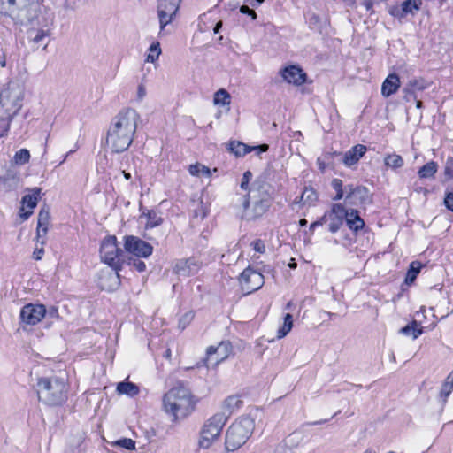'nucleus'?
Here are the masks:
<instances>
[{
  "mask_svg": "<svg viewBox=\"0 0 453 453\" xmlns=\"http://www.w3.org/2000/svg\"><path fill=\"white\" fill-rule=\"evenodd\" d=\"M300 200L303 204H311L317 200V194L313 188H305L301 195Z\"/></svg>",
  "mask_w": 453,
  "mask_h": 453,
  "instance_id": "58836bf2",
  "label": "nucleus"
},
{
  "mask_svg": "<svg viewBox=\"0 0 453 453\" xmlns=\"http://www.w3.org/2000/svg\"><path fill=\"white\" fill-rule=\"evenodd\" d=\"M228 149L236 157H243L246 154L255 151L256 154L259 155L262 152L268 150L269 146L267 144H261L258 146H249L241 142L233 141L229 143Z\"/></svg>",
  "mask_w": 453,
  "mask_h": 453,
  "instance_id": "6ab92c4d",
  "label": "nucleus"
},
{
  "mask_svg": "<svg viewBox=\"0 0 453 453\" xmlns=\"http://www.w3.org/2000/svg\"><path fill=\"white\" fill-rule=\"evenodd\" d=\"M345 221L349 229L358 231L365 226L364 220L360 218L358 211L354 209L347 211Z\"/></svg>",
  "mask_w": 453,
  "mask_h": 453,
  "instance_id": "b1692460",
  "label": "nucleus"
},
{
  "mask_svg": "<svg viewBox=\"0 0 453 453\" xmlns=\"http://www.w3.org/2000/svg\"><path fill=\"white\" fill-rule=\"evenodd\" d=\"M453 390V371L448 375L444 383L442 384L440 396L442 398L443 402L447 401V398L451 394Z\"/></svg>",
  "mask_w": 453,
  "mask_h": 453,
  "instance_id": "72a5a7b5",
  "label": "nucleus"
},
{
  "mask_svg": "<svg viewBox=\"0 0 453 453\" xmlns=\"http://www.w3.org/2000/svg\"><path fill=\"white\" fill-rule=\"evenodd\" d=\"M121 173L126 180H128L131 179V174L129 173H126L125 171H122Z\"/></svg>",
  "mask_w": 453,
  "mask_h": 453,
  "instance_id": "e2e57ef3",
  "label": "nucleus"
},
{
  "mask_svg": "<svg viewBox=\"0 0 453 453\" xmlns=\"http://www.w3.org/2000/svg\"><path fill=\"white\" fill-rule=\"evenodd\" d=\"M50 215L48 208H42L37 217V228L36 237L37 239L44 238L48 233L50 226Z\"/></svg>",
  "mask_w": 453,
  "mask_h": 453,
  "instance_id": "412c9836",
  "label": "nucleus"
},
{
  "mask_svg": "<svg viewBox=\"0 0 453 453\" xmlns=\"http://www.w3.org/2000/svg\"><path fill=\"white\" fill-rule=\"evenodd\" d=\"M179 10L178 0H159L157 15L160 24V32L170 24Z\"/></svg>",
  "mask_w": 453,
  "mask_h": 453,
  "instance_id": "4468645a",
  "label": "nucleus"
},
{
  "mask_svg": "<svg viewBox=\"0 0 453 453\" xmlns=\"http://www.w3.org/2000/svg\"><path fill=\"white\" fill-rule=\"evenodd\" d=\"M345 203L351 206H366L372 203V195L363 186H345Z\"/></svg>",
  "mask_w": 453,
  "mask_h": 453,
  "instance_id": "9d476101",
  "label": "nucleus"
},
{
  "mask_svg": "<svg viewBox=\"0 0 453 453\" xmlns=\"http://www.w3.org/2000/svg\"><path fill=\"white\" fill-rule=\"evenodd\" d=\"M165 357H171L170 349H167V350H166V352H165Z\"/></svg>",
  "mask_w": 453,
  "mask_h": 453,
  "instance_id": "774afa93",
  "label": "nucleus"
},
{
  "mask_svg": "<svg viewBox=\"0 0 453 453\" xmlns=\"http://www.w3.org/2000/svg\"><path fill=\"white\" fill-rule=\"evenodd\" d=\"M390 13L398 18H403L405 14H402V7H395L390 11Z\"/></svg>",
  "mask_w": 453,
  "mask_h": 453,
  "instance_id": "4d7b16f0",
  "label": "nucleus"
},
{
  "mask_svg": "<svg viewBox=\"0 0 453 453\" xmlns=\"http://www.w3.org/2000/svg\"><path fill=\"white\" fill-rule=\"evenodd\" d=\"M422 268V265L418 261H413L410 265V268L407 272L405 282L406 284H411L414 282L415 279L417 278L418 274L419 273L420 270Z\"/></svg>",
  "mask_w": 453,
  "mask_h": 453,
  "instance_id": "7c9ffc66",
  "label": "nucleus"
},
{
  "mask_svg": "<svg viewBox=\"0 0 453 453\" xmlns=\"http://www.w3.org/2000/svg\"><path fill=\"white\" fill-rule=\"evenodd\" d=\"M425 311H426V308H425L424 306H422V307H420L419 311H418V312L416 313V315H418L419 313L424 314V313H425Z\"/></svg>",
  "mask_w": 453,
  "mask_h": 453,
  "instance_id": "338daca9",
  "label": "nucleus"
},
{
  "mask_svg": "<svg viewBox=\"0 0 453 453\" xmlns=\"http://www.w3.org/2000/svg\"><path fill=\"white\" fill-rule=\"evenodd\" d=\"M270 200L267 188L264 184L254 183L246 194L238 198L236 206L241 210L242 219L254 220L268 211Z\"/></svg>",
  "mask_w": 453,
  "mask_h": 453,
  "instance_id": "f03ea898",
  "label": "nucleus"
},
{
  "mask_svg": "<svg viewBox=\"0 0 453 453\" xmlns=\"http://www.w3.org/2000/svg\"><path fill=\"white\" fill-rule=\"evenodd\" d=\"M201 268V264L195 258L179 259L173 268V273L179 278H188L196 274Z\"/></svg>",
  "mask_w": 453,
  "mask_h": 453,
  "instance_id": "f3484780",
  "label": "nucleus"
},
{
  "mask_svg": "<svg viewBox=\"0 0 453 453\" xmlns=\"http://www.w3.org/2000/svg\"><path fill=\"white\" fill-rule=\"evenodd\" d=\"M421 0H405L401 4L402 14L413 13L420 8Z\"/></svg>",
  "mask_w": 453,
  "mask_h": 453,
  "instance_id": "f704fd0d",
  "label": "nucleus"
},
{
  "mask_svg": "<svg viewBox=\"0 0 453 453\" xmlns=\"http://www.w3.org/2000/svg\"><path fill=\"white\" fill-rule=\"evenodd\" d=\"M347 209L341 203L333 204L331 211L325 214L324 219L327 218L329 222V231L332 233L337 232L345 220V217L347 214Z\"/></svg>",
  "mask_w": 453,
  "mask_h": 453,
  "instance_id": "a211bd4d",
  "label": "nucleus"
},
{
  "mask_svg": "<svg viewBox=\"0 0 453 453\" xmlns=\"http://www.w3.org/2000/svg\"><path fill=\"white\" fill-rule=\"evenodd\" d=\"M364 5L365 6L366 10H370L372 7V0H365Z\"/></svg>",
  "mask_w": 453,
  "mask_h": 453,
  "instance_id": "bf43d9fd",
  "label": "nucleus"
},
{
  "mask_svg": "<svg viewBox=\"0 0 453 453\" xmlns=\"http://www.w3.org/2000/svg\"><path fill=\"white\" fill-rule=\"evenodd\" d=\"M400 333L406 336H411L412 339H417L419 335L422 334L423 329L420 325L413 320L411 324L400 329Z\"/></svg>",
  "mask_w": 453,
  "mask_h": 453,
  "instance_id": "bb28decb",
  "label": "nucleus"
},
{
  "mask_svg": "<svg viewBox=\"0 0 453 453\" xmlns=\"http://www.w3.org/2000/svg\"><path fill=\"white\" fill-rule=\"evenodd\" d=\"M226 417L224 414H215L210 418L200 431L198 445L202 449H209L220 437L221 431L226 424Z\"/></svg>",
  "mask_w": 453,
  "mask_h": 453,
  "instance_id": "0eeeda50",
  "label": "nucleus"
},
{
  "mask_svg": "<svg viewBox=\"0 0 453 453\" xmlns=\"http://www.w3.org/2000/svg\"><path fill=\"white\" fill-rule=\"evenodd\" d=\"M400 78L395 73H390L381 85V95L384 97H389L395 94L400 88Z\"/></svg>",
  "mask_w": 453,
  "mask_h": 453,
  "instance_id": "4be33fe9",
  "label": "nucleus"
},
{
  "mask_svg": "<svg viewBox=\"0 0 453 453\" xmlns=\"http://www.w3.org/2000/svg\"><path fill=\"white\" fill-rule=\"evenodd\" d=\"M299 224H300V226H306V224H307V220H306V219H302L299 221Z\"/></svg>",
  "mask_w": 453,
  "mask_h": 453,
  "instance_id": "69168bd1",
  "label": "nucleus"
},
{
  "mask_svg": "<svg viewBox=\"0 0 453 453\" xmlns=\"http://www.w3.org/2000/svg\"><path fill=\"white\" fill-rule=\"evenodd\" d=\"M333 188L336 191V195L334 197V200H341L343 197L345 198V186L343 187L342 181L340 179H334L331 183Z\"/></svg>",
  "mask_w": 453,
  "mask_h": 453,
  "instance_id": "ea45409f",
  "label": "nucleus"
},
{
  "mask_svg": "<svg viewBox=\"0 0 453 453\" xmlns=\"http://www.w3.org/2000/svg\"><path fill=\"white\" fill-rule=\"evenodd\" d=\"M255 421L252 418L243 416L235 420L228 428L226 436V449L234 451L241 448L253 434Z\"/></svg>",
  "mask_w": 453,
  "mask_h": 453,
  "instance_id": "39448f33",
  "label": "nucleus"
},
{
  "mask_svg": "<svg viewBox=\"0 0 453 453\" xmlns=\"http://www.w3.org/2000/svg\"><path fill=\"white\" fill-rule=\"evenodd\" d=\"M47 36H49V29H41L37 31L33 40L35 42H40Z\"/></svg>",
  "mask_w": 453,
  "mask_h": 453,
  "instance_id": "8fccbe9b",
  "label": "nucleus"
},
{
  "mask_svg": "<svg viewBox=\"0 0 453 453\" xmlns=\"http://www.w3.org/2000/svg\"><path fill=\"white\" fill-rule=\"evenodd\" d=\"M117 391L119 395H127L128 396H134L139 393V388L132 382H119L117 386Z\"/></svg>",
  "mask_w": 453,
  "mask_h": 453,
  "instance_id": "cd10ccee",
  "label": "nucleus"
},
{
  "mask_svg": "<svg viewBox=\"0 0 453 453\" xmlns=\"http://www.w3.org/2000/svg\"><path fill=\"white\" fill-rule=\"evenodd\" d=\"M197 399L182 385L169 389L163 396V409L174 420L188 417L195 410Z\"/></svg>",
  "mask_w": 453,
  "mask_h": 453,
  "instance_id": "7ed1b4c3",
  "label": "nucleus"
},
{
  "mask_svg": "<svg viewBox=\"0 0 453 453\" xmlns=\"http://www.w3.org/2000/svg\"><path fill=\"white\" fill-rule=\"evenodd\" d=\"M221 26H222V22H218L213 29L214 33L217 34L219 33V29L221 28Z\"/></svg>",
  "mask_w": 453,
  "mask_h": 453,
  "instance_id": "680f3d73",
  "label": "nucleus"
},
{
  "mask_svg": "<svg viewBox=\"0 0 453 453\" xmlns=\"http://www.w3.org/2000/svg\"><path fill=\"white\" fill-rule=\"evenodd\" d=\"M251 247L254 251L263 254L265 251V245L261 240H256L251 242Z\"/></svg>",
  "mask_w": 453,
  "mask_h": 453,
  "instance_id": "de8ad7c7",
  "label": "nucleus"
},
{
  "mask_svg": "<svg viewBox=\"0 0 453 453\" xmlns=\"http://www.w3.org/2000/svg\"><path fill=\"white\" fill-rule=\"evenodd\" d=\"M29 192V194L24 196L21 199L19 217L22 221L27 220L33 214L40 199L42 189L40 188H34L30 189Z\"/></svg>",
  "mask_w": 453,
  "mask_h": 453,
  "instance_id": "2eb2a0df",
  "label": "nucleus"
},
{
  "mask_svg": "<svg viewBox=\"0 0 453 453\" xmlns=\"http://www.w3.org/2000/svg\"><path fill=\"white\" fill-rule=\"evenodd\" d=\"M240 12L243 14L250 16L252 19H257V13L253 10L250 9L247 5L241 6Z\"/></svg>",
  "mask_w": 453,
  "mask_h": 453,
  "instance_id": "3c124183",
  "label": "nucleus"
},
{
  "mask_svg": "<svg viewBox=\"0 0 453 453\" xmlns=\"http://www.w3.org/2000/svg\"><path fill=\"white\" fill-rule=\"evenodd\" d=\"M290 441V438L283 441L282 442L277 444L271 451L268 453H289V447L288 442Z\"/></svg>",
  "mask_w": 453,
  "mask_h": 453,
  "instance_id": "c03bdc74",
  "label": "nucleus"
},
{
  "mask_svg": "<svg viewBox=\"0 0 453 453\" xmlns=\"http://www.w3.org/2000/svg\"><path fill=\"white\" fill-rule=\"evenodd\" d=\"M239 282L242 290L250 294L264 285V276L249 266L241 273Z\"/></svg>",
  "mask_w": 453,
  "mask_h": 453,
  "instance_id": "f8f14e48",
  "label": "nucleus"
},
{
  "mask_svg": "<svg viewBox=\"0 0 453 453\" xmlns=\"http://www.w3.org/2000/svg\"><path fill=\"white\" fill-rule=\"evenodd\" d=\"M213 103L216 105H229L230 95L226 89H219L214 94Z\"/></svg>",
  "mask_w": 453,
  "mask_h": 453,
  "instance_id": "c9c22d12",
  "label": "nucleus"
},
{
  "mask_svg": "<svg viewBox=\"0 0 453 453\" xmlns=\"http://www.w3.org/2000/svg\"><path fill=\"white\" fill-rule=\"evenodd\" d=\"M367 149L365 145L357 144L348 150L343 157V164L346 166H351L358 162L364 156Z\"/></svg>",
  "mask_w": 453,
  "mask_h": 453,
  "instance_id": "5701e85b",
  "label": "nucleus"
},
{
  "mask_svg": "<svg viewBox=\"0 0 453 453\" xmlns=\"http://www.w3.org/2000/svg\"><path fill=\"white\" fill-rule=\"evenodd\" d=\"M139 120L140 114L131 107L122 109L112 118L106 136V144L112 152L120 153L129 148Z\"/></svg>",
  "mask_w": 453,
  "mask_h": 453,
  "instance_id": "f257e3e1",
  "label": "nucleus"
},
{
  "mask_svg": "<svg viewBox=\"0 0 453 453\" xmlns=\"http://www.w3.org/2000/svg\"><path fill=\"white\" fill-rule=\"evenodd\" d=\"M31 0H0V12L21 24L33 19L35 9Z\"/></svg>",
  "mask_w": 453,
  "mask_h": 453,
  "instance_id": "423d86ee",
  "label": "nucleus"
},
{
  "mask_svg": "<svg viewBox=\"0 0 453 453\" xmlns=\"http://www.w3.org/2000/svg\"><path fill=\"white\" fill-rule=\"evenodd\" d=\"M100 257L104 263L114 270L112 278L117 281L122 262V250L118 247L115 236H108L103 240L100 248Z\"/></svg>",
  "mask_w": 453,
  "mask_h": 453,
  "instance_id": "6e6552de",
  "label": "nucleus"
},
{
  "mask_svg": "<svg viewBox=\"0 0 453 453\" xmlns=\"http://www.w3.org/2000/svg\"><path fill=\"white\" fill-rule=\"evenodd\" d=\"M427 88V83L423 79L411 80L404 90L408 93H414L416 91H422Z\"/></svg>",
  "mask_w": 453,
  "mask_h": 453,
  "instance_id": "2f4dec72",
  "label": "nucleus"
},
{
  "mask_svg": "<svg viewBox=\"0 0 453 453\" xmlns=\"http://www.w3.org/2000/svg\"><path fill=\"white\" fill-rule=\"evenodd\" d=\"M124 248L127 253L141 258L149 257L153 251L149 242L134 235L125 237Z\"/></svg>",
  "mask_w": 453,
  "mask_h": 453,
  "instance_id": "9b49d317",
  "label": "nucleus"
},
{
  "mask_svg": "<svg viewBox=\"0 0 453 453\" xmlns=\"http://www.w3.org/2000/svg\"><path fill=\"white\" fill-rule=\"evenodd\" d=\"M281 76L285 81L295 86H300L305 82L306 74L296 65H289L281 71Z\"/></svg>",
  "mask_w": 453,
  "mask_h": 453,
  "instance_id": "aec40b11",
  "label": "nucleus"
},
{
  "mask_svg": "<svg viewBox=\"0 0 453 453\" xmlns=\"http://www.w3.org/2000/svg\"><path fill=\"white\" fill-rule=\"evenodd\" d=\"M242 402L238 395H230L226 397L222 403L223 412L226 417V414L230 415L234 410L238 409L242 405Z\"/></svg>",
  "mask_w": 453,
  "mask_h": 453,
  "instance_id": "a878e982",
  "label": "nucleus"
},
{
  "mask_svg": "<svg viewBox=\"0 0 453 453\" xmlns=\"http://www.w3.org/2000/svg\"><path fill=\"white\" fill-rule=\"evenodd\" d=\"M161 54V48L158 42H153L149 48V53L146 56V62L154 63Z\"/></svg>",
  "mask_w": 453,
  "mask_h": 453,
  "instance_id": "e433bc0d",
  "label": "nucleus"
},
{
  "mask_svg": "<svg viewBox=\"0 0 453 453\" xmlns=\"http://www.w3.org/2000/svg\"><path fill=\"white\" fill-rule=\"evenodd\" d=\"M445 206L453 211V193H448L444 199Z\"/></svg>",
  "mask_w": 453,
  "mask_h": 453,
  "instance_id": "603ef678",
  "label": "nucleus"
},
{
  "mask_svg": "<svg viewBox=\"0 0 453 453\" xmlns=\"http://www.w3.org/2000/svg\"><path fill=\"white\" fill-rule=\"evenodd\" d=\"M293 327V319L292 315L287 313L284 317L283 325L277 331V339H281L285 337Z\"/></svg>",
  "mask_w": 453,
  "mask_h": 453,
  "instance_id": "473e14b6",
  "label": "nucleus"
},
{
  "mask_svg": "<svg viewBox=\"0 0 453 453\" xmlns=\"http://www.w3.org/2000/svg\"><path fill=\"white\" fill-rule=\"evenodd\" d=\"M30 153L27 149H21L14 155V162L17 165H25L29 161Z\"/></svg>",
  "mask_w": 453,
  "mask_h": 453,
  "instance_id": "a19ab883",
  "label": "nucleus"
},
{
  "mask_svg": "<svg viewBox=\"0 0 453 453\" xmlns=\"http://www.w3.org/2000/svg\"><path fill=\"white\" fill-rule=\"evenodd\" d=\"M385 165L393 169L400 168L403 165V159L396 154L388 155L385 157Z\"/></svg>",
  "mask_w": 453,
  "mask_h": 453,
  "instance_id": "4c0bfd02",
  "label": "nucleus"
},
{
  "mask_svg": "<svg viewBox=\"0 0 453 453\" xmlns=\"http://www.w3.org/2000/svg\"><path fill=\"white\" fill-rule=\"evenodd\" d=\"M251 178H252L251 172L246 171L243 173L242 180V182H241V185H240V188L242 190H244V191L248 190L249 191L250 188H248V185H249V182L251 180Z\"/></svg>",
  "mask_w": 453,
  "mask_h": 453,
  "instance_id": "49530a36",
  "label": "nucleus"
},
{
  "mask_svg": "<svg viewBox=\"0 0 453 453\" xmlns=\"http://www.w3.org/2000/svg\"><path fill=\"white\" fill-rule=\"evenodd\" d=\"M232 352V346L228 342H221L217 346H210L207 349L206 365L216 366L226 360Z\"/></svg>",
  "mask_w": 453,
  "mask_h": 453,
  "instance_id": "ddd939ff",
  "label": "nucleus"
},
{
  "mask_svg": "<svg viewBox=\"0 0 453 453\" xmlns=\"http://www.w3.org/2000/svg\"><path fill=\"white\" fill-rule=\"evenodd\" d=\"M44 254V249L42 247L36 248L33 252V258L39 261L42 259Z\"/></svg>",
  "mask_w": 453,
  "mask_h": 453,
  "instance_id": "5fc2aeb1",
  "label": "nucleus"
},
{
  "mask_svg": "<svg viewBox=\"0 0 453 453\" xmlns=\"http://www.w3.org/2000/svg\"><path fill=\"white\" fill-rule=\"evenodd\" d=\"M133 266L140 273L145 271L146 265L143 261L134 259L133 260Z\"/></svg>",
  "mask_w": 453,
  "mask_h": 453,
  "instance_id": "864d4df0",
  "label": "nucleus"
},
{
  "mask_svg": "<svg viewBox=\"0 0 453 453\" xmlns=\"http://www.w3.org/2000/svg\"><path fill=\"white\" fill-rule=\"evenodd\" d=\"M322 224V221H315L311 223V225L310 226V229L313 230L315 227H317L318 226H321Z\"/></svg>",
  "mask_w": 453,
  "mask_h": 453,
  "instance_id": "052dcab7",
  "label": "nucleus"
},
{
  "mask_svg": "<svg viewBox=\"0 0 453 453\" xmlns=\"http://www.w3.org/2000/svg\"><path fill=\"white\" fill-rule=\"evenodd\" d=\"M46 314V309L42 304H26L20 311V319L27 325H35L42 320Z\"/></svg>",
  "mask_w": 453,
  "mask_h": 453,
  "instance_id": "dca6fc26",
  "label": "nucleus"
},
{
  "mask_svg": "<svg viewBox=\"0 0 453 453\" xmlns=\"http://www.w3.org/2000/svg\"><path fill=\"white\" fill-rule=\"evenodd\" d=\"M147 218H148V220L146 222V226L147 227H150V228H152V227H155V226H157L161 224L162 222V219L160 216H158L156 212L154 211H150L147 215Z\"/></svg>",
  "mask_w": 453,
  "mask_h": 453,
  "instance_id": "37998d69",
  "label": "nucleus"
},
{
  "mask_svg": "<svg viewBox=\"0 0 453 453\" xmlns=\"http://www.w3.org/2000/svg\"><path fill=\"white\" fill-rule=\"evenodd\" d=\"M112 446L121 447L128 450L135 449V441L130 438H123L111 443Z\"/></svg>",
  "mask_w": 453,
  "mask_h": 453,
  "instance_id": "79ce46f5",
  "label": "nucleus"
},
{
  "mask_svg": "<svg viewBox=\"0 0 453 453\" xmlns=\"http://www.w3.org/2000/svg\"><path fill=\"white\" fill-rule=\"evenodd\" d=\"M193 318H194V314L192 312H187L180 319V326H182V328H185L186 326L190 323V321L193 319Z\"/></svg>",
  "mask_w": 453,
  "mask_h": 453,
  "instance_id": "09e8293b",
  "label": "nucleus"
},
{
  "mask_svg": "<svg viewBox=\"0 0 453 453\" xmlns=\"http://www.w3.org/2000/svg\"><path fill=\"white\" fill-rule=\"evenodd\" d=\"M317 165L320 171L324 172L326 169V163L324 160H322L320 157L317 159Z\"/></svg>",
  "mask_w": 453,
  "mask_h": 453,
  "instance_id": "13d9d810",
  "label": "nucleus"
},
{
  "mask_svg": "<svg viewBox=\"0 0 453 453\" xmlns=\"http://www.w3.org/2000/svg\"><path fill=\"white\" fill-rule=\"evenodd\" d=\"M288 266L292 269H295L296 267V263L294 261V259H291V262L288 264Z\"/></svg>",
  "mask_w": 453,
  "mask_h": 453,
  "instance_id": "0e129e2a",
  "label": "nucleus"
},
{
  "mask_svg": "<svg viewBox=\"0 0 453 453\" xmlns=\"http://www.w3.org/2000/svg\"><path fill=\"white\" fill-rule=\"evenodd\" d=\"M148 94L147 88V80L145 77H142L141 81L138 82L134 91L133 92V99L132 101L136 104H142Z\"/></svg>",
  "mask_w": 453,
  "mask_h": 453,
  "instance_id": "393cba45",
  "label": "nucleus"
},
{
  "mask_svg": "<svg viewBox=\"0 0 453 453\" xmlns=\"http://www.w3.org/2000/svg\"><path fill=\"white\" fill-rule=\"evenodd\" d=\"M38 399L48 405H58L66 398V385L58 377H42L35 386Z\"/></svg>",
  "mask_w": 453,
  "mask_h": 453,
  "instance_id": "20e7f679",
  "label": "nucleus"
},
{
  "mask_svg": "<svg viewBox=\"0 0 453 453\" xmlns=\"http://www.w3.org/2000/svg\"><path fill=\"white\" fill-rule=\"evenodd\" d=\"M188 172L192 176H195V177H201V176L210 177L211 176L210 168L202 164H199V163L190 165L188 167Z\"/></svg>",
  "mask_w": 453,
  "mask_h": 453,
  "instance_id": "c756f323",
  "label": "nucleus"
},
{
  "mask_svg": "<svg viewBox=\"0 0 453 453\" xmlns=\"http://www.w3.org/2000/svg\"><path fill=\"white\" fill-rule=\"evenodd\" d=\"M444 174L448 179L453 178V157H449L445 164Z\"/></svg>",
  "mask_w": 453,
  "mask_h": 453,
  "instance_id": "a18cd8bd",
  "label": "nucleus"
},
{
  "mask_svg": "<svg viewBox=\"0 0 453 453\" xmlns=\"http://www.w3.org/2000/svg\"><path fill=\"white\" fill-rule=\"evenodd\" d=\"M44 19V24L42 25L43 27L49 28L52 24L54 20V17L52 13H46V17Z\"/></svg>",
  "mask_w": 453,
  "mask_h": 453,
  "instance_id": "6e6d98bb",
  "label": "nucleus"
},
{
  "mask_svg": "<svg viewBox=\"0 0 453 453\" xmlns=\"http://www.w3.org/2000/svg\"><path fill=\"white\" fill-rule=\"evenodd\" d=\"M22 99L23 92L16 84H9L0 94V104L13 113L20 109Z\"/></svg>",
  "mask_w": 453,
  "mask_h": 453,
  "instance_id": "1a4fd4ad",
  "label": "nucleus"
},
{
  "mask_svg": "<svg viewBox=\"0 0 453 453\" xmlns=\"http://www.w3.org/2000/svg\"><path fill=\"white\" fill-rule=\"evenodd\" d=\"M438 170V165L434 161H430L423 165L418 172L419 178L430 179L434 178Z\"/></svg>",
  "mask_w": 453,
  "mask_h": 453,
  "instance_id": "c85d7f7f",
  "label": "nucleus"
}]
</instances>
